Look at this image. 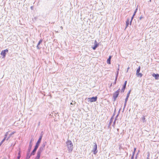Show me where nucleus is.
<instances>
[{"instance_id":"1","label":"nucleus","mask_w":159,"mask_h":159,"mask_svg":"<svg viewBox=\"0 0 159 159\" xmlns=\"http://www.w3.org/2000/svg\"><path fill=\"white\" fill-rule=\"evenodd\" d=\"M66 145L67 146L68 150L69 152H72L73 149V144L71 141L69 140H67L66 142Z\"/></svg>"},{"instance_id":"2","label":"nucleus","mask_w":159,"mask_h":159,"mask_svg":"<svg viewBox=\"0 0 159 159\" xmlns=\"http://www.w3.org/2000/svg\"><path fill=\"white\" fill-rule=\"evenodd\" d=\"M120 90V89H118L117 91H116L114 93H113V99L114 102L116 100V99L119 95Z\"/></svg>"},{"instance_id":"3","label":"nucleus","mask_w":159,"mask_h":159,"mask_svg":"<svg viewBox=\"0 0 159 159\" xmlns=\"http://www.w3.org/2000/svg\"><path fill=\"white\" fill-rule=\"evenodd\" d=\"M46 142L44 143L42 145L40 146L39 149L38 150L37 153L41 154L43 151L44 150L45 146L46 144Z\"/></svg>"},{"instance_id":"4","label":"nucleus","mask_w":159,"mask_h":159,"mask_svg":"<svg viewBox=\"0 0 159 159\" xmlns=\"http://www.w3.org/2000/svg\"><path fill=\"white\" fill-rule=\"evenodd\" d=\"M94 143L95 144L93 147L92 152H93V154L95 155L98 152V151L97 150V144L95 143Z\"/></svg>"},{"instance_id":"5","label":"nucleus","mask_w":159,"mask_h":159,"mask_svg":"<svg viewBox=\"0 0 159 159\" xmlns=\"http://www.w3.org/2000/svg\"><path fill=\"white\" fill-rule=\"evenodd\" d=\"M8 52V50L7 49H6L5 50H2L1 52V54L2 55L3 57V58H4L6 57V53L7 52Z\"/></svg>"},{"instance_id":"6","label":"nucleus","mask_w":159,"mask_h":159,"mask_svg":"<svg viewBox=\"0 0 159 159\" xmlns=\"http://www.w3.org/2000/svg\"><path fill=\"white\" fill-rule=\"evenodd\" d=\"M89 100L91 102H95L97 101V97L96 96L95 97H93L91 98H89Z\"/></svg>"},{"instance_id":"7","label":"nucleus","mask_w":159,"mask_h":159,"mask_svg":"<svg viewBox=\"0 0 159 159\" xmlns=\"http://www.w3.org/2000/svg\"><path fill=\"white\" fill-rule=\"evenodd\" d=\"M152 76L154 77L156 80H157L159 79V74H153Z\"/></svg>"},{"instance_id":"8","label":"nucleus","mask_w":159,"mask_h":159,"mask_svg":"<svg viewBox=\"0 0 159 159\" xmlns=\"http://www.w3.org/2000/svg\"><path fill=\"white\" fill-rule=\"evenodd\" d=\"M42 135H40V136L38 141H37V142L36 143V144H37L39 145L40 143H41V140H42Z\"/></svg>"},{"instance_id":"9","label":"nucleus","mask_w":159,"mask_h":159,"mask_svg":"<svg viewBox=\"0 0 159 159\" xmlns=\"http://www.w3.org/2000/svg\"><path fill=\"white\" fill-rule=\"evenodd\" d=\"M31 141L29 145V147L28 149V152H30V151H31V149L32 147V144H31Z\"/></svg>"},{"instance_id":"10","label":"nucleus","mask_w":159,"mask_h":159,"mask_svg":"<svg viewBox=\"0 0 159 159\" xmlns=\"http://www.w3.org/2000/svg\"><path fill=\"white\" fill-rule=\"evenodd\" d=\"M98 44L97 43L96 41H95V45L92 48L93 49V50H95L96 48L98 47Z\"/></svg>"},{"instance_id":"11","label":"nucleus","mask_w":159,"mask_h":159,"mask_svg":"<svg viewBox=\"0 0 159 159\" xmlns=\"http://www.w3.org/2000/svg\"><path fill=\"white\" fill-rule=\"evenodd\" d=\"M42 41H43V40L42 39H41L40 40V41H39V42L38 44H37V45L36 46V48H37L38 49H40V48H41V47H39V45H40V44L42 43Z\"/></svg>"},{"instance_id":"12","label":"nucleus","mask_w":159,"mask_h":159,"mask_svg":"<svg viewBox=\"0 0 159 159\" xmlns=\"http://www.w3.org/2000/svg\"><path fill=\"white\" fill-rule=\"evenodd\" d=\"M36 150L34 149L30 154V156L34 155L36 152Z\"/></svg>"},{"instance_id":"13","label":"nucleus","mask_w":159,"mask_h":159,"mask_svg":"<svg viewBox=\"0 0 159 159\" xmlns=\"http://www.w3.org/2000/svg\"><path fill=\"white\" fill-rule=\"evenodd\" d=\"M127 82V81H125L122 87V88H123V89H125Z\"/></svg>"},{"instance_id":"14","label":"nucleus","mask_w":159,"mask_h":159,"mask_svg":"<svg viewBox=\"0 0 159 159\" xmlns=\"http://www.w3.org/2000/svg\"><path fill=\"white\" fill-rule=\"evenodd\" d=\"M31 156L30 155V152H28L27 153V156L26 157V159H29L30 158Z\"/></svg>"},{"instance_id":"15","label":"nucleus","mask_w":159,"mask_h":159,"mask_svg":"<svg viewBox=\"0 0 159 159\" xmlns=\"http://www.w3.org/2000/svg\"><path fill=\"white\" fill-rule=\"evenodd\" d=\"M131 91V90H129L127 94V96L126 97V98H125V99H127V100H128V98L129 96V95H130Z\"/></svg>"},{"instance_id":"16","label":"nucleus","mask_w":159,"mask_h":159,"mask_svg":"<svg viewBox=\"0 0 159 159\" xmlns=\"http://www.w3.org/2000/svg\"><path fill=\"white\" fill-rule=\"evenodd\" d=\"M129 19H127V20L126 21V28L129 25Z\"/></svg>"},{"instance_id":"17","label":"nucleus","mask_w":159,"mask_h":159,"mask_svg":"<svg viewBox=\"0 0 159 159\" xmlns=\"http://www.w3.org/2000/svg\"><path fill=\"white\" fill-rule=\"evenodd\" d=\"M119 68H118L117 69V73H116V77H115V79H117V77H118V74H119Z\"/></svg>"},{"instance_id":"18","label":"nucleus","mask_w":159,"mask_h":159,"mask_svg":"<svg viewBox=\"0 0 159 159\" xmlns=\"http://www.w3.org/2000/svg\"><path fill=\"white\" fill-rule=\"evenodd\" d=\"M7 134H5V137L4 138V139H3V140L1 141V142L3 143L4 141L5 140L6 138V137H7Z\"/></svg>"},{"instance_id":"19","label":"nucleus","mask_w":159,"mask_h":159,"mask_svg":"<svg viewBox=\"0 0 159 159\" xmlns=\"http://www.w3.org/2000/svg\"><path fill=\"white\" fill-rule=\"evenodd\" d=\"M40 154L37 153V155L35 159H39L40 157Z\"/></svg>"},{"instance_id":"20","label":"nucleus","mask_w":159,"mask_h":159,"mask_svg":"<svg viewBox=\"0 0 159 159\" xmlns=\"http://www.w3.org/2000/svg\"><path fill=\"white\" fill-rule=\"evenodd\" d=\"M39 146V145H38V144H36V145H35V147L34 148V149L35 150H37L38 149Z\"/></svg>"},{"instance_id":"21","label":"nucleus","mask_w":159,"mask_h":159,"mask_svg":"<svg viewBox=\"0 0 159 159\" xmlns=\"http://www.w3.org/2000/svg\"><path fill=\"white\" fill-rule=\"evenodd\" d=\"M39 146V145H38V144H36V145H35V147L34 148V149L35 150H37L38 149Z\"/></svg>"},{"instance_id":"22","label":"nucleus","mask_w":159,"mask_h":159,"mask_svg":"<svg viewBox=\"0 0 159 159\" xmlns=\"http://www.w3.org/2000/svg\"><path fill=\"white\" fill-rule=\"evenodd\" d=\"M113 117L112 116L111 117V118L110 120L109 125H110L111 124V123L113 121Z\"/></svg>"},{"instance_id":"23","label":"nucleus","mask_w":159,"mask_h":159,"mask_svg":"<svg viewBox=\"0 0 159 159\" xmlns=\"http://www.w3.org/2000/svg\"><path fill=\"white\" fill-rule=\"evenodd\" d=\"M18 156L17 157V159H20V152L19 151L18 153Z\"/></svg>"},{"instance_id":"24","label":"nucleus","mask_w":159,"mask_h":159,"mask_svg":"<svg viewBox=\"0 0 159 159\" xmlns=\"http://www.w3.org/2000/svg\"><path fill=\"white\" fill-rule=\"evenodd\" d=\"M111 60L110 59L108 58L107 60V63L109 64H111Z\"/></svg>"},{"instance_id":"25","label":"nucleus","mask_w":159,"mask_h":159,"mask_svg":"<svg viewBox=\"0 0 159 159\" xmlns=\"http://www.w3.org/2000/svg\"><path fill=\"white\" fill-rule=\"evenodd\" d=\"M137 76L141 77L142 76V73H139L137 75Z\"/></svg>"},{"instance_id":"26","label":"nucleus","mask_w":159,"mask_h":159,"mask_svg":"<svg viewBox=\"0 0 159 159\" xmlns=\"http://www.w3.org/2000/svg\"><path fill=\"white\" fill-rule=\"evenodd\" d=\"M142 120L143 121V122L146 121L145 118L144 116H143L142 118Z\"/></svg>"},{"instance_id":"27","label":"nucleus","mask_w":159,"mask_h":159,"mask_svg":"<svg viewBox=\"0 0 159 159\" xmlns=\"http://www.w3.org/2000/svg\"><path fill=\"white\" fill-rule=\"evenodd\" d=\"M137 10H138V8H136V9H135V11H134V13L133 14V15L134 16H135V14H136V12H137Z\"/></svg>"},{"instance_id":"28","label":"nucleus","mask_w":159,"mask_h":159,"mask_svg":"<svg viewBox=\"0 0 159 159\" xmlns=\"http://www.w3.org/2000/svg\"><path fill=\"white\" fill-rule=\"evenodd\" d=\"M140 68H141L140 66H139L138 67V69L136 71H137L138 72H139L140 71Z\"/></svg>"},{"instance_id":"29","label":"nucleus","mask_w":159,"mask_h":159,"mask_svg":"<svg viewBox=\"0 0 159 159\" xmlns=\"http://www.w3.org/2000/svg\"><path fill=\"white\" fill-rule=\"evenodd\" d=\"M134 16L133 15L131 17V21H130V25H131L132 20L133 19Z\"/></svg>"},{"instance_id":"30","label":"nucleus","mask_w":159,"mask_h":159,"mask_svg":"<svg viewBox=\"0 0 159 159\" xmlns=\"http://www.w3.org/2000/svg\"><path fill=\"white\" fill-rule=\"evenodd\" d=\"M127 101H128V100H127V99H125V103H124V104H125V106H126V103H127Z\"/></svg>"},{"instance_id":"31","label":"nucleus","mask_w":159,"mask_h":159,"mask_svg":"<svg viewBox=\"0 0 159 159\" xmlns=\"http://www.w3.org/2000/svg\"><path fill=\"white\" fill-rule=\"evenodd\" d=\"M125 89H123V88H122V89L121 90V93H123L124 92V90H125Z\"/></svg>"},{"instance_id":"32","label":"nucleus","mask_w":159,"mask_h":159,"mask_svg":"<svg viewBox=\"0 0 159 159\" xmlns=\"http://www.w3.org/2000/svg\"><path fill=\"white\" fill-rule=\"evenodd\" d=\"M117 80V79H115V81H114V82L113 83V84H116Z\"/></svg>"},{"instance_id":"33","label":"nucleus","mask_w":159,"mask_h":159,"mask_svg":"<svg viewBox=\"0 0 159 159\" xmlns=\"http://www.w3.org/2000/svg\"><path fill=\"white\" fill-rule=\"evenodd\" d=\"M116 119H115V120H114V121L113 122V125H115V123H116Z\"/></svg>"},{"instance_id":"34","label":"nucleus","mask_w":159,"mask_h":159,"mask_svg":"<svg viewBox=\"0 0 159 159\" xmlns=\"http://www.w3.org/2000/svg\"><path fill=\"white\" fill-rule=\"evenodd\" d=\"M118 115H119V114H118L116 116V117H115V119H116V120H117V118L118 117Z\"/></svg>"},{"instance_id":"35","label":"nucleus","mask_w":159,"mask_h":159,"mask_svg":"<svg viewBox=\"0 0 159 159\" xmlns=\"http://www.w3.org/2000/svg\"><path fill=\"white\" fill-rule=\"evenodd\" d=\"M134 155H132V156H131V159H134Z\"/></svg>"},{"instance_id":"36","label":"nucleus","mask_w":159,"mask_h":159,"mask_svg":"<svg viewBox=\"0 0 159 159\" xmlns=\"http://www.w3.org/2000/svg\"><path fill=\"white\" fill-rule=\"evenodd\" d=\"M126 106H125V104L124 105V108H123V111L124 110Z\"/></svg>"},{"instance_id":"37","label":"nucleus","mask_w":159,"mask_h":159,"mask_svg":"<svg viewBox=\"0 0 159 159\" xmlns=\"http://www.w3.org/2000/svg\"><path fill=\"white\" fill-rule=\"evenodd\" d=\"M111 57H112V56H109V58H108L111 59Z\"/></svg>"},{"instance_id":"38","label":"nucleus","mask_w":159,"mask_h":159,"mask_svg":"<svg viewBox=\"0 0 159 159\" xmlns=\"http://www.w3.org/2000/svg\"><path fill=\"white\" fill-rule=\"evenodd\" d=\"M142 18H143V17H142V16H141L140 17V18H139V20H141L142 19Z\"/></svg>"},{"instance_id":"39","label":"nucleus","mask_w":159,"mask_h":159,"mask_svg":"<svg viewBox=\"0 0 159 159\" xmlns=\"http://www.w3.org/2000/svg\"><path fill=\"white\" fill-rule=\"evenodd\" d=\"M139 73V72H137V71H136V75H138V73Z\"/></svg>"},{"instance_id":"40","label":"nucleus","mask_w":159,"mask_h":159,"mask_svg":"<svg viewBox=\"0 0 159 159\" xmlns=\"http://www.w3.org/2000/svg\"><path fill=\"white\" fill-rule=\"evenodd\" d=\"M2 143L1 142L0 143V146H1V145H2Z\"/></svg>"},{"instance_id":"41","label":"nucleus","mask_w":159,"mask_h":159,"mask_svg":"<svg viewBox=\"0 0 159 159\" xmlns=\"http://www.w3.org/2000/svg\"><path fill=\"white\" fill-rule=\"evenodd\" d=\"M136 150V148H135L134 149V151L135 152Z\"/></svg>"},{"instance_id":"42","label":"nucleus","mask_w":159,"mask_h":159,"mask_svg":"<svg viewBox=\"0 0 159 159\" xmlns=\"http://www.w3.org/2000/svg\"><path fill=\"white\" fill-rule=\"evenodd\" d=\"M134 153H135V152H134H134H133V155H134Z\"/></svg>"},{"instance_id":"43","label":"nucleus","mask_w":159,"mask_h":159,"mask_svg":"<svg viewBox=\"0 0 159 159\" xmlns=\"http://www.w3.org/2000/svg\"><path fill=\"white\" fill-rule=\"evenodd\" d=\"M60 28H61V30H62V29H63V27H62V26H61V27H60Z\"/></svg>"},{"instance_id":"44","label":"nucleus","mask_w":159,"mask_h":159,"mask_svg":"<svg viewBox=\"0 0 159 159\" xmlns=\"http://www.w3.org/2000/svg\"><path fill=\"white\" fill-rule=\"evenodd\" d=\"M121 108H120V109H119V113L120 112V110H121Z\"/></svg>"},{"instance_id":"45","label":"nucleus","mask_w":159,"mask_h":159,"mask_svg":"<svg viewBox=\"0 0 159 159\" xmlns=\"http://www.w3.org/2000/svg\"><path fill=\"white\" fill-rule=\"evenodd\" d=\"M33 8V7H32H32H31V8L32 9Z\"/></svg>"},{"instance_id":"46","label":"nucleus","mask_w":159,"mask_h":159,"mask_svg":"<svg viewBox=\"0 0 159 159\" xmlns=\"http://www.w3.org/2000/svg\"><path fill=\"white\" fill-rule=\"evenodd\" d=\"M129 69V67H128V69H127V72L128 71V69Z\"/></svg>"},{"instance_id":"47","label":"nucleus","mask_w":159,"mask_h":159,"mask_svg":"<svg viewBox=\"0 0 159 159\" xmlns=\"http://www.w3.org/2000/svg\"><path fill=\"white\" fill-rule=\"evenodd\" d=\"M119 130V129H117V130L118 131Z\"/></svg>"},{"instance_id":"48","label":"nucleus","mask_w":159,"mask_h":159,"mask_svg":"<svg viewBox=\"0 0 159 159\" xmlns=\"http://www.w3.org/2000/svg\"><path fill=\"white\" fill-rule=\"evenodd\" d=\"M112 83H111L110 85V86H112Z\"/></svg>"},{"instance_id":"49","label":"nucleus","mask_w":159,"mask_h":159,"mask_svg":"<svg viewBox=\"0 0 159 159\" xmlns=\"http://www.w3.org/2000/svg\"><path fill=\"white\" fill-rule=\"evenodd\" d=\"M70 104H71V105H72V104H72V102H71V103H70Z\"/></svg>"},{"instance_id":"50","label":"nucleus","mask_w":159,"mask_h":159,"mask_svg":"<svg viewBox=\"0 0 159 159\" xmlns=\"http://www.w3.org/2000/svg\"><path fill=\"white\" fill-rule=\"evenodd\" d=\"M151 0H149V2H151Z\"/></svg>"},{"instance_id":"51","label":"nucleus","mask_w":159,"mask_h":159,"mask_svg":"<svg viewBox=\"0 0 159 159\" xmlns=\"http://www.w3.org/2000/svg\"><path fill=\"white\" fill-rule=\"evenodd\" d=\"M136 158H137V157H136L135 159H136Z\"/></svg>"},{"instance_id":"52","label":"nucleus","mask_w":159,"mask_h":159,"mask_svg":"<svg viewBox=\"0 0 159 159\" xmlns=\"http://www.w3.org/2000/svg\"><path fill=\"white\" fill-rule=\"evenodd\" d=\"M56 159H58V158H56Z\"/></svg>"}]
</instances>
